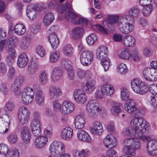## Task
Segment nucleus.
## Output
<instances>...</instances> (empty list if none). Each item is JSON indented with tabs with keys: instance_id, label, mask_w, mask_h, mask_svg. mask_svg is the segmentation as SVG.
Returning a JSON list of instances; mask_svg holds the SVG:
<instances>
[{
	"instance_id": "1",
	"label": "nucleus",
	"mask_w": 157,
	"mask_h": 157,
	"mask_svg": "<svg viewBox=\"0 0 157 157\" xmlns=\"http://www.w3.org/2000/svg\"><path fill=\"white\" fill-rule=\"evenodd\" d=\"M141 123L139 125L137 132L135 133V137L139 138L144 141L148 143L150 141L151 139L148 136L143 135V134L146 132H148L150 128V125L148 123L146 120L141 118Z\"/></svg>"
},
{
	"instance_id": "2",
	"label": "nucleus",
	"mask_w": 157,
	"mask_h": 157,
	"mask_svg": "<svg viewBox=\"0 0 157 157\" xmlns=\"http://www.w3.org/2000/svg\"><path fill=\"white\" fill-rule=\"evenodd\" d=\"M86 110L89 116L94 117L100 113L105 111V109L100 106L96 101L92 100L89 101L86 105Z\"/></svg>"
},
{
	"instance_id": "3",
	"label": "nucleus",
	"mask_w": 157,
	"mask_h": 157,
	"mask_svg": "<svg viewBox=\"0 0 157 157\" xmlns=\"http://www.w3.org/2000/svg\"><path fill=\"white\" fill-rule=\"evenodd\" d=\"M49 150L50 153L53 156L59 157L65 153L66 147L62 142L55 141L51 144Z\"/></svg>"
},
{
	"instance_id": "4",
	"label": "nucleus",
	"mask_w": 157,
	"mask_h": 157,
	"mask_svg": "<svg viewBox=\"0 0 157 157\" xmlns=\"http://www.w3.org/2000/svg\"><path fill=\"white\" fill-rule=\"evenodd\" d=\"M107 48L104 46H101L98 49L97 54V58L101 61V63L104 67L105 70H107L110 65V61L107 57Z\"/></svg>"
},
{
	"instance_id": "5",
	"label": "nucleus",
	"mask_w": 157,
	"mask_h": 157,
	"mask_svg": "<svg viewBox=\"0 0 157 157\" xmlns=\"http://www.w3.org/2000/svg\"><path fill=\"white\" fill-rule=\"evenodd\" d=\"M141 119V118L135 117L132 119L130 123L131 130L128 128H124L122 131L123 134L124 135L133 136L135 137L134 133L137 132L135 131H137L139 125L140 124Z\"/></svg>"
},
{
	"instance_id": "6",
	"label": "nucleus",
	"mask_w": 157,
	"mask_h": 157,
	"mask_svg": "<svg viewBox=\"0 0 157 157\" xmlns=\"http://www.w3.org/2000/svg\"><path fill=\"white\" fill-rule=\"evenodd\" d=\"M124 144L126 145L124 147V151L135 154L136 150L139 149L141 146L140 141L136 138L127 139L124 141Z\"/></svg>"
},
{
	"instance_id": "7",
	"label": "nucleus",
	"mask_w": 157,
	"mask_h": 157,
	"mask_svg": "<svg viewBox=\"0 0 157 157\" xmlns=\"http://www.w3.org/2000/svg\"><path fill=\"white\" fill-rule=\"evenodd\" d=\"M131 85L133 91L137 93L144 94L147 91V87L145 83L139 78L133 79L131 82Z\"/></svg>"
},
{
	"instance_id": "8",
	"label": "nucleus",
	"mask_w": 157,
	"mask_h": 157,
	"mask_svg": "<svg viewBox=\"0 0 157 157\" xmlns=\"http://www.w3.org/2000/svg\"><path fill=\"white\" fill-rule=\"evenodd\" d=\"M64 17L67 20L71 19L72 23L75 25L82 23L86 25L88 23L87 20L79 17L72 12H67L64 15Z\"/></svg>"
},
{
	"instance_id": "9",
	"label": "nucleus",
	"mask_w": 157,
	"mask_h": 157,
	"mask_svg": "<svg viewBox=\"0 0 157 157\" xmlns=\"http://www.w3.org/2000/svg\"><path fill=\"white\" fill-rule=\"evenodd\" d=\"M34 93L33 89L29 87L25 88L22 93L21 99L24 103L28 104L31 103L34 98Z\"/></svg>"
},
{
	"instance_id": "10",
	"label": "nucleus",
	"mask_w": 157,
	"mask_h": 157,
	"mask_svg": "<svg viewBox=\"0 0 157 157\" xmlns=\"http://www.w3.org/2000/svg\"><path fill=\"white\" fill-rule=\"evenodd\" d=\"M30 116V110L25 106H22L19 109L18 117L20 123L24 124L28 121Z\"/></svg>"
},
{
	"instance_id": "11",
	"label": "nucleus",
	"mask_w": 157,
	"mask_h": 157,
	"mask_svg": "<svg viewBox=\"0 0 157 157\" xmlns=\"http://www.w3.org/2000/svg\"><path fill=\"white\" fill-rule=\"evenodd\" d=\"M11 117L9 115H6L3 119L0 118V133L4 134L7 133L10 127Z\"/></svg>"
},
{
	"instance_id": "12",
	"label": "nucleus",
	"mask_w": 157,
	"mask_h": 157,
	"mask_svg": "<svg viewBox=\"0 0 157 157\" xmlns=\"http://www.w3.org/2000/svg\"><path fill=\"white\" fill-rule=\"evenodd\" d=\"M94 58L93 53L89 50L83 52L80 56L81 63L84 66H88L91 63Z\"/></svg>"
},
{
	"instance_id": "13",
	"label": "nucleus",
	"mask_w": 157,
	"mask_h": 157,
	"mask_svg": "<svg viewBox=\"0 0 157 157\" xmlns=\"http://www.w3.org/2000/svg\"><path fill=\"white\" fill-rule=\"evenodd\" d=\"M73 96L75 100L79 104L83 105L87 100V96L85 92L80 90H75Z\"/></svg>"
},
{
	"instance_id": "14",
	"label": "nucleus",
	"mask_w": 157,
	"mask_h": 157,
	"mask_svg": "<svg viewBox=\"0 0 157 157\" xmlns=\"http://www.w3.org/2000/svg\"><path fill=\"white\" fill-rule=\"evenodd\" d=\"M140 10L137 6H134L131 8L128 11V15H125L123 16L124 19H125L128 21L134 22V17H137L140 13Z\"/></svg>"
},
{
	"instance_id": "15",
	"label": "nucleus",
	"mask_w": 157,
	"mask_h": 157,
	"mask_svg": "<svg viewBox=\"0 0 157 157\" xmlns=\"http://www.w3.org/2000/svg\"><path fill=\"white\" fill-rule=\"evenodd\" d=\"M6 47L8 55L6 60L9 65H11L14 62V58L17 56L16 51L12 46L9 45L6 46Z\"/></svg>"
},
{
	"instance_id": "16",
	"label": "nucleus",
	"mask_w": 157,
	"mask_h": 157,
	"mask_svg": "<svg viewBox=\"0 0 157 157\" xmlns=\"http://www.w3.org/2000/svg\"><path fill=\"white\" fill-rule=\"evenodd\" d=\"M132 21H129L124 24L122 23H120L119 25L120 31L123 33L128 34L133 30L134 25Z\"/></svg>"
},
{
	"instance_id": "17",
	"label": "nucleus",
	"mask_w": 157,
	"mask_h": 157,
	"mask_svg": "<svg viewBox=\"0 0 157 157\" xmlns=\"http://www.w3.org/2000/svg\"><path fill=\"white\" fill-rule=\"evenodd\" d=\"M105 146L107 148H112L116 145L117 141L115 137L112 134L107 135L103 140Z\"/></svg>"
},
{
	"instance_id": "18",
	"label": "nucleus",
	"mask_w": 157,
	"mask_h": 157,
	"mask_svg": "<svg viewBox=\"0 0 157 157\" xmlns=\"http://www.w3.org/2000/svg\"><path fill=\"white\" fill-rule=\"evenodd\" d=\"M146 150L148 154L152 156L157 154V140H151L147 144Z\"/></svg>"
},
{
	"instance_id": "19",
	"label": "nucleus",
	"mask_w": 157,
	"mask_h": 157,
	"mask_svg": "<svg viewBox=\"0 0 157 157\" xmlns=\"http://www.w3.org/2000/svg\"><path fill=\"white\" fill-rule=\"evenodd\" d=\"M75 105L72 102L65 101L62 103L61 112L64 114H68L71 113L75 109Z\"/></svg>"
},
{
	"instance_id": "20",
	"label": "nucleus",
	"mask_w": 157,
	"mask_h": 157,
	"mask_svg": "<svg viewBox=\"0 0 157 157\" xmlns=\"http://www.w3.org/2000/svg\"><path fill=\"white\" fill-rule=\"evenodd\" d=\"M73 135V130L69 127L63 128L60 132L61 138L65 140H68L72 137Z\"/></svg>"
},
{
	"instance_id": "21",
	"label": "nucleus",
	"mask_w": 157,
	"mask_h": 157,
	"mask_svg": "<svg viewBox=\"0 0 157 157\" xmlns=\"http://www.w3.org/2000/svg\"><path fill=\"white\" fill-rule=\"evenodd\" d=\"M35 99L36 102L39 106L43 105L45 100V94L43 91L38 90L35 93Z\"/></svg>"
},
{
	"instance_id": "22",
	"label": "nucleus",
	"mask_w": 157,
	"mask_h": 157,
	"mask_svg": "<svg viewBox=\"0 0 157 157\" xmlns=\"http://www.w3.org/2000/svg\"><path fill=\"white\" fill-rule=\"evenodd\" d=\"M77 136L79 140L87 142H90L91 141V138L89 134L83 130H79L77 132Z\"/></svg>"
},
{
	"instance_id": "23",
	"label": "nucleus",
	"mask_w": 157,
	"mask_h": 157,
	"mask_svg": "<svg viewBox=\"0 0 157 157\" xmlns=\"http://www.w3.org/2000/svg\"><path fill=\"white\" fill-rule=\"evenodd\" d=\"M63 74L62 70L59 67H56L53 69L51 75L52 81H57L61 79Z\"/></svg>"
},
{
	"instance_id": "24",
	"label": "nucleus",
	"mask_w": 157,
	"mask_h": 157,
	"mask_svg": "<svg viewBox=\"0 0 157 157\" xmlns=\"http://www.w3.org/2000/svg\"><path fill=\"white\" fill-rule=\"evenodd\" d=\"M29 59L26 54L23 53L18 57L17 62V66L20 68L25 67L27 64Z\"/></svg>"
},
{
	"instance_id": "25",
	"label": "nucleus",
	"mask_w": 157,
	"mask_h": 157,
	"mask_svg": "<svg viewBox=\"0 0 157 157\" xmlns=\"http://www.w3.org/2000/svg\"><path fill=\"white\" fill-rule=\"evenodd\" d=\"M126 101L124 105V108L127 112L129 113H131L136 110V103L133 100L129 99Z\"/></svg>"
},
{
	"instance_id": "26",
	"label": "nucleus",
	"mask_w": 157,
	"mask_h": 157,
	"mask_svg": "<svg viewBox=\"0 0 157 157\" xmlns=\"http://www.w3.org/2000/svg\"><path fill=\"white\" fill-rule=\"evenodd\" d=\"M100 88L105 96L112 95L114 90V88L113 86L108 84L102 85Z\"/></svg>"
},
{
	"instance_id": "27",
	"label": "nucleus",
	"mask_w": 157,
	"mask_h": 157,
	"mask_svg": "<svg viewBox=\"0 0 157 157\" xmlns=\"http://www.w3.org/2000/svg\"><path fill=\"white\" fill-rule=\"evenodd\" d=\"M48 142V138L46 136H41L35 139L34 145L37 148H41L44 146Z\"/></svg>"
},
{
	"instance_id": "28",
	"label": "nucleus",
	"mask_w": 157,
	"mask_h": 157,
	"mask_svg": "<svg viewBox=\"0 0 157 157\" xmlns=\"http://www.w3.org/2000/svg\"><path fill=\"white\" fill-rule=\"evenodd\" d=\"M85 122V119L83 116L81 115H77L74 120L75 128L78 129L82 128L84 126Z\"/></svg>"
},
{
	"instance_id": "29",
	"label": "nucleus",
	"mask_w": 157,
	"mask_h": 157,
	"mask_svg": "<svg viewBox=\"0 0 157 157\" xmlns=\"http://www.w3.org/2000/svg\"><path fill=\"white\" fill-rule=\"evenodd\" d=\"M155 72V70L152 68L147 67L144 68L143 70V74L145 79L149 81H152V75Z\"/></svg>"
},
{
	"instance_id": "30",
	"label": "nucleus",
	"mask_w": 157,
	"mask_h": 157,
	"mask_svg": "<svg viewBox=\"0 0 157 157\" xmlns=\"http://www.w3.org/2000/svg\"><path fill=\"white\" fill-rule=\"evenodd\" d=\"M22 138L24 141L26 143L29 142L31 138V132L26 127H24L21 132Z\"/></svg>"
},
{
	"instance_id": "31",
	"label": "nucleus",
	"mask_w": 157,
	"mask_h": 157,
	"mask_svg": "<svg viewBox=\"0 0 157 157\" xmlns=\"http://www.w3.org/2000/svg\"><path fill=\"white\" fill-rule=\"evenodd\" d=\"M48 40L52 48L54 49L57 47L59 40L56 34L54 33L50 34L48 37Z\"/></svg>"
},
{
	"instance_id": "32",
	"label": "nucleus",
	"mask_w": 157,
	"mask_h": 157,
	"mask_svg": "<svg viewBox=\"0 0 157 157\" xmlns=\"http://www.w3.org/2000/svg\"><path fill=\"white\" fill-rule=\"evenodd\" d=\"M50 95L53 98H57L61 95L62 92L61 88L59 87L52 86L49 90Z\"/></svg>"
},
{
	"instance_id": "33",
	"label": "nucleus",
	"mask_w": 157,
	"mask_h": 157,
	"mask_svg": "<svg viewBox=\"0 0 157 157\" xmlns=\"http://www.w3.org/2000/svg\"><path fill=\"white\" fill-rule=\"evenodd\" d=\"M91 131L93 134L99 135L103 131L102 125L99 122H95L93 123Z\"/></svg>"
},
{
	"instance_id": "34",
	"label": "nucleus",
	"mask_w": 157,
	"mask_h": 157,
	"mask_svg": "<svg viewBox=\"0 0 157 157\" xmlns=\"http://www.w3.org/2000/svg\"><path fill=\"white\" fill-rule=\"evenodd\" d=\"M84 29L81 27H78L74 28L72 31L73 37L75 39L80 38L84 34Z\"/></svg>"
},
{
	"instance_id": "35",
	"label": "nucleus",
	"mask_w": 157,
	"mask_h": 157,
	"mask_svg": "<svg viewBox=\"0 0 157 157\" xmlns=\"http://www.w3.org/2000/svg\"><path fill=\"white\" fill-rule=\"evenodd\" d=\"M90 154V151L88 149H82L81 151L75 150L73 151V155L75 157H86Z\"/></svg>"
},
{
	"instance_id": "36",
	"label": "nucleus",
	"mask_w": 157,
	"mask_h": 157,
	"mask_svg": "<svg viewBox=\"0 0 157 157\" xmlns=\"http://www.w3.org/2000/svg\"><path fill=\"white\" fill-rule=\"evenodd\" d=\"M31 37L29 36H24L21 39L20 43V47L23 49H27L29 46Z\"/></svg>"
},
{
	"instance_id": "37",
	"label": "nucleus",
	"mask_w": 157,
	"mask_h": 157,
	"mask_svg": "<svg viewBox=\"0 0 157 157\" xmlns=\"http://www.w3.org/2000/svg\"><path fill=\"white\" fill-rule=\"evenodd\" d=\"M95 89V81L92 80L88 81L84 87V90L88 93H92Z\"/></svg>"
},
{
	"instance_id": "38",
	"label": "nucleus",
	"mask_w": 157,
	"mask_h": 157,
	"mask_svg": "<svg viewBox=\"0 0 157 157\" xmlns=\"http://www.w3.org/2000/svg\"><path fill=\"white\" fill-rule=\"evenodd\" d=\"M124 44L127 46L132 47L134 45L135 42V38L130 36H125L122 40Z\"/></svg>"
},
{
	"instance_id": "39",
	"label": "nucleus",
	"mask_w": 157,
	"mask_h": 157,
	"mask_svg": "<svg viewBox=\"0 0 157 157\" xmlns=\"http://www.w3.org/2000/svg\"><path fill=\"white\" fill-rule=\"evenodd\" d=\"M63 54L65 56L71 57L73 54V48L70 44H67L64 46L62 50Z\"/></svg>"
},
{
	"instance_id": "40",
	"label": "nucleus",
	"mask_w": 157,
	"mask_h": 157,
	"mask_svg": "<svg viewBox=\"0 0 157 157\" xmlns=\"http://www.w3.org/2000/svg\"><path fill=\"white\" fill-rule=\"evenodd\" d=\"M121 104L117 102H113V103L110 111L111 113L114 116H117L121 112Z\"/></svg>"
},
{
	"instance_id": "41",
	"label": "nucleus",
	"mask_w": 157,
	"mask_h": 157,
	"mask_svg": "<svg viewBox=\"0 0 157 157\" xmlns=\"http://www.w3.org/2000/svg\"><path fill=\"white\" fill-rule=\"evenodd\" d=\"M48 75L47 72L45 71H42L39 75V82L41 85H44L48 81Z\"/></svg>"
},
{
	"instance_id": "42",
	"label": "nucleus",
	"mask_w": 157,
	"mask_h": 157,
	"mask_svg": "<svg viewBox=\"0 0 157 157\" xmlns=\"http://www.w3.org/2000/svg\"><path fill=\"white\" fill-rule=\"evenodd\" d=\"M54 19L53 13H49L47 14L44 17L43 23L45 25H49Z\"/></svg>"
},
{
	"instance_id": "43",
	"label": "nucleus",
	"mask_w": 157,
	"mask_h": 157,
	"mask_svg": "<svg viewBox=\"0 0 157 157\" xmlns=\"http://www.w3.org/2000/svg\"><path fill=\"white\" fill-rule=\"evenodd\" d=\"M14 30L15 33L19 35L23 34L26 31L25 26L21 24L16 25L14 27Z\"/></svg>"
},
{
	"instance_id": "44",
	"label": "nucleus",
	"mask_w": 157,
	"mask_h": 157,
	"mask_svg": "<svg viewBox=\"0 0 157 157\" xmlns=\"http://www.w3.org/2000/svg\"><path fill=\"white\" fill-rule=\"evenodd\" d=\"M129 93L126 88L123 87L121 89V97L122 100L127 101L129 97Z\"/></svg>"
},
{
	"instance_id": "45",
	"label": "nucleus",
	"mask_w": 157,
	"mask_h": 157,
	"mask_svg": "<svg viewBox=\"0 0 157 157\" xmlns=\"http://www.w3.org/2000/svg\"><path fill=\"white\" fill-rule=\"evenodd\" d=\"M60 54L59 52L55 51L52 52L50 55L49 61L52 63L56 62L59 59Z\"/></svg>"
},
{
	"instance_id": "46",
	"label": "nucleus",
	"mask_w": 157,
	"mask_h": 157,
	"mask_svg": "<svg viewBox=\"0 0 157 157\" xmlns=\"http://www.w3.org/2000/svg\"><path fill=\"white\" fill-rule=\"evenodd\" d=\"M20 153L17 149L15 148L8 151L5 155V157H19Z\"/></svg>"
},
{
	"instance_id": "47",
	"label": "nucleus",
	"mask_w": 157,
	"mask_h": 157,
	"mask_svg": "<svg viewBox=\"0 0 157 157\" xmlns=\"http://www.w3.org/2000/svg\"><path fill=\"white\" fill-rule=\"evenodd\" d=\"M142 9V13L145 16H147L149 15L151 12L153 7L151 4H148L144 5Z\"/></svg>"
},
{
	"instance_id": "48",
	"label": "nucleus",
	"mask_w": 157,
	"mask_h": 157,
	"mask_svg": "<svg viewBox=\"0 0 157 157\" xmlns=\"http://www.w3.org/2000/svg\"><path fill=\"white\" fill-rule=\"evenodd\" d=\"M31 8L30 6L27 7L26 13L29 19L31 20H33L36 17L35 11L33 8L30 9Z\"/></svg>"
},
{
	"instance_id": "49",
	"label": "nucleus",
	"mask_w": 157,
	"mask_h": 157,
	"mask_svg": "<svg viewBox=\"0 0 157 157\" xmlns=\"http://www.w3.org/2000/svg\"><path fill=\"white\" fill-rule=\"evenodd\" d=\"M131 56L130 53L127 48L123 49L119 55L120 58L124 59H128Z\"/></svg>"
},
{
	"instance_id": "50",
	"label": "nucleus",
	"mask_w": 157,
	"mask_h": 157,
	"mask_svg": "<svg viewBox=\"0 0 157 157\" xmlns=\"http://www.w3.org/2000/svg\"><path fill=\"white\" fill-rule=\"evenodd\" d=\"M87 42L89 45H93L97 39V37L94 33H92L86 38Z\"/></svg>"
},
{
	"instance_id": "51",
	"label": "nucleus",
	"mask_w": 157,
	"mask_h": 157,
	"mask_svg": "<svg viewBox=\"0 0 157 157\" xmlns=\"http://www.w3.org/2000/svg\"><path fill=\"white\" fill-rule=\"evenodd\" d=\"M21 86L14 82L12 85L11 89L12 91L16 96L19 95L21 93L20 87Z\"/></svg>"
},
{
	"instance_id": "52",
	"label": "nucleus",
	"mask_w": 157,
	"mask_h": 157,
	"mask_svg": "<svg viewBox=\"0 0 157 157\" xmlns=\"http://www.w3.org/2000/svg\"><path fill=\"white\" fill-rule=\"evenodd\" d=\"M15 107L14 103L12 101H9L6 103L4 108L6 112L8 113L13 111Z\"/></svg>"
},
{
	"instance_id": "53",
	"label": "nucleus",
	"mask_w": 157,
	"mask_h": 157,
	"mask_svg": "<svg viewBox=\"0 0 157 157\" xmlns=\"http://www.w3.org/2000/svg\"><path fill=\"white\" fill-rule=\"evenodd\" d=\"M19 42V39L18 38L15 36H12L9 38L7 43L6 45L8 46L9 45L12 46L13 45H15L17 44Z\"/></svg>"
},
{
	"instance_id": "54",
	"label": "nucleus",
	"mask_w": 157,
	"mask_h": 157,
	"mask_svg": "<svg viewBox=\"0 0 157 157\" xmlns=\"http://www.w3.org/2000/svg\"><path fill=\"white\" fill-rule=\"evenodd\" d=\"M8 140L9 143L13 144L17 142L18 138L17 134L15 133H12L9 134L8 137Z\"/></svg>"
},
{
	"instance_id": "55",
	"label": "nucleus",
	"mask_w": 157,
	"mask_h": 157,
	"mask_svg": "<svg viewBox=\"0 0 157 157\" xmlns=\"http://www.w3.org/2000/svg\"><path fill=\"white\" fill-rule=\"evenodd\" d=\"M35 51L36 53L41 57H43L46 54L45 49L41 45L36 46Z\"/></svg>"
},
{
	"instance_id": "56",
	"label": "nucleus",
	"mask_w": 157,
	"mask_h": 157,
	"mask_svg": "<svg viewBox=\"0 0 157 157\" xmlns=\"http://www.w3.org/2000/svg\"><path fill=\"white\" fill-rule=\"evenodd\" d=\"M38 66L36 63H32L30 65H29L28 70L29 73L31 75L34 74L37 70Z\"/></svg>"
},
{
	"instance_id": "57",
	"label": "nucleus",
	"mask_w": 157,
	"mask_h": 157,
	"mask_svg": "<svg viewBox=\"0 0 157 157\" xmlns=\"http://www.w3.org/2000/svg\"><path fill=\"white\" fill-rule=\"evenodd\" d=\"M118 71L121 74H124L128 71V69L126 65L121 63L117 67Z\"/></svg>"
},
{
	"instance_id": "58",
	"label": "nucleus",
	"mask_w": 157,
	"mask_h": 157,
	"mask_svg": "<svg viewBox=\"0 0 157 157\" xmlns=\"http://www.w3.org/2000/svg\"><path fill=\"white\" fill-rule=\"evenodd\" d=\"M61 63L62 66L67 70L71 69L72 68L70 65V61L68 59H62Z\"/></svg>"
},
{
	"instance_id": "59",
	"label": "nucleus",
	"mask_w": 157,
	"mask_h": 157,
	"mask_svg": "<svg viewBox=\"0 0 157 157\" xmlns=\"http://www.w3.org/2000/svg\"><path fill=\"white\" fill-rule=\"evenodd\" d=\"M53 106L54 111L61 112L62 104L61 105L58 101L55 100L53 101Z\"/></svg>"
},
{
	"instance_id": "60",
	"label": "nucleus",
	"mask_w": 157,
	"mask_h": 157,
	"mask_svg": "<svg viewBox=\"0 0 157 157\" xmlns=\"http://www.w3.org/2000/svg\"><path fill=\"white\" fill-rule=\"evenodd\" d=\"M40 121L32 120L30 125L31 129L40 128Z\"/></svg>"
},
{
	"instance_id": "61",
	"label": "nucleus",
	"mask_w": 157,
	"mask_h": 157,
	"mask_svg": "<svg viewBox=\"0 0 157 157\" xmlns=\"http://www.w3.org/2000/svg\"><path fill=\"white\" fill-rule=\"evenodd\" d=\"M67 75L68 78L71 80H74L75 78L74 70L71 68L67 70Z\"/></svg>"
},
{
	"instance_id": "62",
	"label": "nucleus",
	"mask_w": 157,
	"mask_h": 157,
	"mask_svg": "<svg viewBox=\"0 0 157 157\" xmlns=\"http://www.w3.org/2000/svg\"><path fill=\"white\" fill-rule=\"evenodd\" d=\"M105 96L102 91H101V89L97 90L95 93V97L97 99L104 98Z\"/></svg>"
},
{
	"instance_id": "63",
	"label": "nucleus",
	"mask_w": 157,
	"mask_h": 157,
	"mask_svg": "<svg viewBox=\"0 0 157 157\" xmlns=\"http://www.w3.org/2000/svg\"><path fill=\"white\" fill-rule=\"evenodd\" d=\"M86 73L85 71L80 68L77 70V76L80 79H82L85 77Z\"/></svg>"
},
{
	"instance_id": "64",
	"label": "nucleus",
	"mask_w": 157,
	"mask_h": 157,
	"mask_svg": "<svg viewBox=\"0 0 157 157\" xmlns=\"http://www.w3.org/2000/svg\"><path fill=\"white\" fill-rule=\"evenodd\" d=\"M118 17L117 16L109 15L108 17V22L111 24H114L117 22Z\"/></svg>"
}]
</instances>
